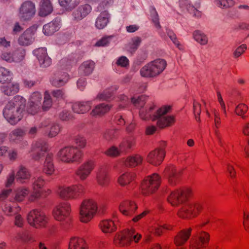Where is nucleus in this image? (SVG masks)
<instances>
[{"instance_id":"obj_16","label":"nucleus","mask_w":249,"mask_h":249,"mask_svg":"<svg viewBox=\"0 0 249 249\" xmlns=\"http://www.w3.org/2000/svg\"><path fill=\"white\" fill-rule=\"evenodd\" d=\"M210 239L209 234L205 231L197 232L195 237L190 241V249H197L205 247Z\"/></svg>"},{"instance_id":"obj_41","label":"nucleus","mask_w":249,"mask_h":249,"mask_svg":"<svg viewBox=\"0 0 249 249\" xmlns=\"http://www.w3.org/2000/svg\"><path fill=\"white\" fill-rule=\"evenodd\" d=\"M29 193V190L28 189L19 188L15 190L12 196L15 201L20 202L24 200Z\"/></svg>"},{"instance_id":"obj_33","label":"nucleus","mask_w":249,"mask_h":249,"mask_svg":"<svg viewBox=\"0 0 249 249\" xmlns=\"http://www.w3.org/2000/svg\"><path fill=\"white\" fill-rule=\"evenodd\" d=\"M0 89L5 95L12 96L18 92L19 86L18 83H10L1 86Z\"/></svg>"},{"instance_id":"obj_59","label":"nucleus","mask_w":249,"mask_h":249,"mask_svg":"<svg viewBox=\"0 0 249 249\" xmlns=\"http://www.w3.org/2000/svg\"><path fill=\"white\" fill-rule=\"evenodd\" d=\"M111 1H100V2L96 7V11L98 12L107 11V10L112 5Z\"/></svg>"},{"instance_id":"obj_10","label":"nucleus","mask_w":249,"mask_h":249,"mask_svg":"<svg viewBox=\"0 0 249 249\" xmlns=\"http://www.w3.org/2000/svg\"><path fill=\"white\" fill-rule=\"evenodd\" d=\"M135 144V138L132 136L124 139L120 144L119 148L112 146L109 148L106 154L109 156L115 157L122 153H126Z\"/></svg>"},{"instance_id":"obj_13","label":"nucleus","mask_w":249,"mask_h":249,"mask_svg":"<svg viewBox=\"0 0 249 249\" xmlns=\"http://www.w3.org/2000/svg\"><path fill=\"white\" fill-rule=\"evenodd\" d=\"M70 211V205L67 202L59 204L53 209V215L56 220L68 222Z\"/></svg>"},{"instance_id":"obj_60","label":"nucleus","mask_w":249,"mask_h":249,"mask_svg":"<svg viewBox=\"0 0 249 249\" xmlns=\"http://www.w3.org/2000/svg\"><path fill=\"white\" fill-rule=\"evenodd\" d=\"M214 4L221 8H228L233 5V1H214Z\"/></svg>"},{"instance_id":"obj_64","label":"nucleus","mask_w":249,"mask_h":249,"mask_svg":"<svg viewBox=\"0 0 249 249\" xmlns=\"http://www.w3.org/2000/svg\"><path fill=\"white\" fill-rule=\"evenodd\" d=\"M187 10L195 17L199 18L201 16V13L193 5L188 4L187 5Z\"/></svg>"},{"instance_id":"obj_54","label":"nucleus","mask_w":249,"mask_h":249,"mask_svg":"<svg viewBox=\"0 0 249 249\" xmlns=\"http://www.w3.org/2000/svg\"><path fill=\"white\" fill-rule=\"evenodd\" d=\"M114 36H106L102 37L95 44L96 46L105 47L108 46L114 38Z\"/></svg>"},{"instance_id":"obj_7","label":"nucleus","mask_w":249,"mask_h":249,"mask_svg":"<svg viewBox=\"0 0 249 249\" xmlns=\"http://www.w3.org/2000/svg\"><path fill=\"white\" fill-rule=\"evenodd\" d=\"M141 235L134 230H126L117 234L114 239L116 245L123 247L129 245L132 241L138 242Z\"/></svg>"},{"instance_id":"obj_56","label":"nucleus","mask_w":249,"mask_h":249,"mask_svg":"<svg viewBox=\"0 0 249 249\" xmlns=\"http://www.w3.org/2000/svg\"><path fill=\"white\" fill-rule=\"evenodd\" d=\"M74 141L75 144L77 145V148H83L86 145V139L82 135H78L74 137Z\"/></svg>"},{"instance_id":"obj_28","label":"nucleus","mask_w":249,"mask_h":249,"mask_svg":"<svg viewBox=\"0 0 249 249\" xmlns=\"http://www.w3.org/2000/svg\"><path fill=\"white\" fill-rule=\"evenodd\" d=\"M165 153L163 152H160L158 150L155 149L151 151L147 156V161L154 165H160L163 161Z\"/></svg>"},{"instance_id":"obj_35","label":"nucleus","mask_w":249,"mask_h":249,"mask_svg":"<svg viewBox=\"0 0 249 249\" xmlns=\"http://www.w3.org/2000/svg\"><path fill=\"white\" fill-rule=\"evenodd\" d=\"M31 177V173L29 170L23 165H20L16 174V178L19 182L23 183Z\"/></svg>"},{"instance_id":"obj_29","label":"nucleus","mask_w":249,"mask_h":249,"mask_svg":"<svg viewBox=\"0 0 249 249\" xmlns=\"http://www.w3.org/2000/svg\"><path fill=\"white\" fill-rule=\"evenodd\" d=\"M110 15L107 11L101 12L97 18L95 23V27L98 29H103L109 22Z\"/></svg>"},{"instance_id":"obj_21","label":"nucleus","mask_w":249,"mask_h":249,"mask_svg":"<svg viewBox=\"0 0 249 249\" xmlns=\"http://www.w3.org/2000/svg\"><path fill=\"white\" fill-rule=\"evenodd\" d=\"M47 149L48 144L46 142L43 140L36 142L33 146V158L36 160H39Z\"/></svg>"},{"instance_id":"obj_22","label":"nucleus","mask_w":249,"mask_h":249,"mask_svg":"<svg viewBox=\"0 0 249 249\" xmlns=\"http://www.w3.org/2000/svg\"><path fill=\"white\" fill-rule=\"evenodd\" d=\"M94 168L93 162L88 161L81 164L76 171V175L81 180H85Z\"/></svg>"},{"instance_id":"obj_23","label":"nucleus","mask_w":249,"mask_h":249,"mask_svg":"<svg viewBox=\"0 0 249 249\" xmlns=\"http://www.w3.org/2000/svg\"><path fill=\"white\" fill-rule=\"evenodd\" d=\"M164 176L172 185H176L179 181L180 172L177 170L175 167L172 165L167 167L164 171Z\"/></svg>"},{"instance_id":"obj_6","label":"nucleus","mask_w":249,"mask_h":249,"mask_svg":"<svg viewBox=\"0 0 249 249\" xmlns=\"http://www.w3.org/2000/svg\"><path fill=\"white\" fill-rule=\"evenodd\" d=\"M97 210L96 202L92 199L84 200L80 207V219L83 222L90 221L95 214Z\"/></svg>"},{"instance_id":"obj_30","label":"nucleus","mask_w":249,"mask_h":249,"mask_svg":"<svg viewBox=\"0 0 249 249\" xmlns=\"http://www.w3.org/2000/svg\"><path fill=\"white\" fill-rule=\"evenodd\" d=\"M95 66L94 61L89 60L82 63L79 68V73L84 76H88L91 74Z\"/></svg>"},{"instance_id":"obj_15","label":"nucleus","mask_w":249,"mask_h":249,"mask_svg":"<svg viewBox=\"0 0 249 249\" xmlns=\"http://www.w3.org/2000/svg\"><path fill=\"white\" fill-rule=\"evenodd\" d=\"M2 210L5 214L8 216L15 215V224L19 227H21L23 224V219L21 215L18 214L20 210L18 206H12L10 203H6L2 207Z\"/></svg>"},{"instance_id":"obj_3","label":"nucleus","mask_w":249,"mask_h":249,"mask_svg":"<svg viewBox=\"0 0 249 249\" xmlns=\"http://www.w3.org/2000/svg\"><path fill=\"white\" fill-rule=\"evenodd\" d=\"M26 103L25 98L17 95L6 104L3 110V115L11 124H16L21 120Z\"/></svg>"},{"instance_id":"obj_46","label":"nucleus","mask_w":249,"mask_h":249,"mask_svg":"<svg viewBox=\"0 0 249 249\" xmlns=\"http://www.w3.org/2000/svg\"><path fill=\"white\" fill-rule=\"evenodd\" d=\"M12 79V73L8 69L0 67V83H6Z\"/></svg>"},{"instance_id":"obj_63","label":"nucleus","mask_w":249,"mask_h":249,"mask_svg":"<svg viewBox=\"0 0 249 249\" xmlns=\"http://www.w3.org/2000/svg\"><path fill=\"white\" fill-rule=\"evenodd\" d=\"M116 64L122 67H126L129 65V60L126 56H122L117 59Z\"/></svg>"},{"instance_id":"obj_18","label":"nucleus","mask_w":249,"mask_h":249,"mask_svg":"<svg viewBox=\"0 0 249 249\" xmlns=\"http://www.w3.org/2000/svg\"><path fill=\"white\" fill-rule=\"evenodd\" d=\"M33 53L38 59L41 67L46 68L51 65L52 59L48 55L47 50L45 48L36 49L34 50Z\"/></svg>"},{"instance_id":"obj_38","label":"nucleus","mask_w":249,"mask_h":249,"mask_svg":"<svg viewBox=\"0 0 249 249\" xmlns=\"http://www.w3.org/2000/svg\"><path fill=\"white\" fill-rule=\"evenodd\" d=\"M102 231L105 233L112 232L116 229L114 221L110 219H106L102 221L100 224Z\"/></svg>"},{"instance_id":"obj_14","label":"nucleus","mask_w":249,"mask_h":249,"mask_svg":"<svg viewBox=\"0 0 249 249\" xmlns=\"http://www.w3.org/2000/svg\"><path fill=\"white\" fill-rule=\"evenodd\" d=\"M37 27L38 26L35 24L26 29L18 37V44L23 46H27L32 44L35 39V33Z\"/></svg>"},{"instance_id":"obj_34","label":"nucleus","mask_w":249,"mask_h":249,"mask_svg":"<svg viewBox=\"0 0 249 249\" xmlns=\"http://www.w3.org/2000/svg\"><path fill=\"white\" fill-rule=\"evenodd\" d=\"M53 160V155L52 153L47 154L44 163L43 171L47 175H52L54 172Z\"/></svg>"},{"instance_id":"obj_27","label":"nucleus","mask_w":249,"mask_h":249,"mask_svg":"<svg viewBox=\"0 0 249 249\" xmlns=\"http://www.w3.org/2000/svg\"><path fill=\"white\" fill-rule=\"evenodd\" d=\"M69 75L66 72H59L55 74L51 79V84L56 87L64 86L69 81Z\"/></svg>"},{"instance_id":"obj_8","label":"nucleus","mask_w":249,"mask_h":249,"mask_svg":"<svg viewBox=\"0 0 249 249\" xmlns=\"http://www.w3.org/2000/svg\"><path fill=\"white\" fill-rule=\"evenodd\" d=\"M161 178L159 175L154 173L144 179L142 184V190L144 195L151 194L156 191L160 186Z\"/></svg>"},{"instance_id":"obj_11","label":"nucleus","mask_w":249,"mask_h":249,"mask_svg":"<svg viewBox=\"0 0 249 249\" xmlns=\"http://www.w3.org/2000/svg\"><path fill=\"white\" fill-rule=\"evenodd\" d=\"M27 220L31 226L36 228L44 227L48 221L47 217L43 212L36 209L29 213Z\"/></svg>"},{"instance_id":"obj_1","label":"nucleus","mask_w":249,"mask_h":249,"mask_svg":"<svg viewBox=\"0 0 249 249\" xmlns=\"http://www.w3.org/2000/svg\"><path fill=\"white\" fill-rule=\"evenodd\" d=\"M147 99V97L144 95L131 98L132 103L140 108L139 113L141 119L157 121L158 126L161 128L169 126L174 123V117L167 115L171 109L170 106H163L156 110H154V106L153 105L143 108Z\"/></svg>"},{"instance_id":"obj_50","label":"nucleus","mask_w":249,"mask_h":249,"mask_svg":"<svg viewBox=\"0 0 249 249\" xmlns=\"http://www.w3.org/2000/svg\"><path fill=\"white\" fill-rule=\"evenodd\" d=\"M193 36L195 40L201 45H205L208 42V37L200 31H195L193 33Z\"/></svg>"},{"instance_id":"obj_9","label":"nucleus","mask_w":249,"mask_h":249,"mask_svg":"<svg viewBox=\"0 0 249 249\" xmlns=\"http://www.w3.org/2000/svg\"><path fill=\"white\" fill-rule=\"evenodd\" d=\"M84 187L81 184L71 187H60L58 190L59 196L65 199H75L84 192Z\"/></svg>"},{"instance_id":"obj_58","label":"nucleus","mask_w":249,"mask_h":249,"mask_svg":"<svg viewBox=\"0 0 249 249\" xmlns=\"http://www.w3.org/2000/svg\"><path fill=\"white\" fill-rule=\"evenodd\" d=\"M166 32L167 36L170 38V39L172 41L173 43L179 49H181L180 47V44L179 41L178 40L177 38V36L176 34L173 32V31L167 28L166 29Z\"/></svg>"},{"instance_id":"obj_57","label":"nucleus","mask_w":249,"mask_h":249,"mask_svg":"<svg viewBox=\"0 0 249 249\" xmlns=\"http://www.w3.org/2000/svg\"><path fill=\"white\" fill-rule=\"evenodd\" d=\"M42 100V95L38 91L33 92L30 98V102L35 103L36 104L41 106Z\"/></svg>"},{"instance_id":"obj_37","label":"nucleus","mask_w":249,"mask_h":249,"mask_svg":"<svg viewBox=\"0 0 249 249\" xmlns=\"http://www.w3.org/2000/svg\"><path fill=\"white\" fill-rule=\"evenodd\" d=\"M111 108V106L108 104L102 103L95 106V107L90 112V115L92 116H101L108 111Z\"/></svg>"},{"instance_id":"obj_44","label":"nucleus","mask_w":249,"mask_h":249,"mask_svg":"<svg viewBox=\"0 0 249 249\" xmlns=\"http://www.w3.org/2000/svg\"><path fill=\"white\" fill-rule=\"evenodd\" d=\"M142 158L139 155L128 157L124 161V164L127 166L135 167L142 163Z\"/></svg>"},{"instance_id":"obj_4","label":"nucleus","mask_w":249,"mask_h":249,"mask_svg":"<svg viewBox=\"0 0 249 249\" xmlns=\"http://www.w3.org/2000/svg\"><path fill=\"white\" fill-rule=\"evenodd\" d=\"M57 158L66 163H79L83 157V153L77 146H67L60 149L57 154Z\"/></svg>"},{"instance_id":"obj_26","label":"nucleus","mask_w":249,"mask_h":249,"mask_svg":"<svg viewBox=\"0 0 249 249\" xmlns=\"http://www.w3.org/2000/svg\"><path fill=\"white\" fill-rule=\"evenodd\" d=\"M61 19L56 18L51 22L45 24L43 27V33L47 36L53 35L57 31L60 27Z\"/></svg>"},{"instance_id":"obj_48","label":"nucleus","mask_w":249,"mask_h":249,"mask_svg":"<svg viewBox=\"0 0 249 249\" xmlns=\"http://www.w3.org/2000/svg\"><path fill=\"white\" fill-rule=\"evenodd\" d=\"M119 103L116 108L117 111H121L126 108L129 104L128 98L124 94L119 96Z\"/></svg>"},{"instance_id":"obj_5","label":"nucleus","mask_w":249,"mask_h":249,"mask_svg":"<svg viewBox=\"0 0 249 249\" xmlns=\"http://www.w3.org/2000/svg\"><path fill=\"white\" fill-rule=\"evenodd\" d=\"M166 62L162 59H157L143 66L140 71L142 77H153L160 74L165 69Z\"/></svg>"},{"instance_id":"obj_45","label":"nucleus","mask_w":249,"mask_h":249,"mask_svg":"<svg viewBox=\"0 0 249 249\" xmlns=\"http://www.w3.org/2000/svg\"><path fill=\"white\" fill-rule=\"evenodd\" d=\"M25 55V49L23 48H18L13 52V62H21L24 59Z\"/></svg>"},{"instance_id":"obj_53","label":"nucleus","mask_w":249,"mask_h":249,"mask_svg":"<svg viewBox=\"0 0 249 249\" xmlns=\"http://www.w3.org/2000/svg\"><path fill=\"white\" fill-rule=\"evenodd\" d=\"M52 105V101L50 94L48 91H45L44 95V101L42 106V109L44 111L48 110Z\"/></svg>"},{"instance_id":"obj_24","label":"nucleus","mask_w":249,"mask_h":249,"mask_svg":"<svg viewBox=\"0 0 249 249\" xmlns=\"http://www.w3.org/2000/svg\"><path fill=\"white\" fill-rule=\"evenodd\" d=\"M91 11L90 5L86 4L80 5L72 13V19L78 21L88 16Z\"/></svg>"},{"instance_id":"obj_12","label":"nucleus","mask_w":249,"mask_h":249,"mask_svg":"<svg viewBox=\"0 0 249 249\" xmlns=\"http://www.w3.org/2000/svg\"><path fill=\"white\" fill-rule=\"evenodd\" d=\"M36 12L35 4L32 1H25L19 8V17L22 20H29L33 18Z\"/></svg>"},{"instance_id":"obj_2","label":"nucleus","mask_w":249,"mask_h":249,"mask_svg":"<svg viewBox=\"0 0 249 249\" xmlns=\"http://www.w3.org/2000/svg\"><path fill=\"white\" fill-rule=\"evenodd\" d=\"M191 194L189 189L172 192L168 197V201L173 206L180 205L178 214L182 218H189L196 215L202 208L199 203L186 202Z\"/></svg>"},{"instance_id":"obj_61","label":"nucleus","mask_w":249,"mask_h":249,"mask_svg":"<svg viewBox=\"0 0 249 249\" xmlns=\"http://www.w3.org/2000/svg\"><path fill=\"white\" fill-rule=\"evenodd\" d=\"M59 118L63 121H68L71 120L73 116L70 111L64 110L59 114Z\"/></svg>"},{"instance_id":"obj_52","label":"nucleus","mask_w":249,"mask_h":249,"mask_svg":"<svg viewBox=\"0 0 249 249\" xmlns=\"http://www.w3.org/2000/svg\"><path fill=\"white\" fill-rule=\"evenodd\" d=\"M73 54L69 58H65L61 60L60 64L63 69H68L70 66L75 64L76 62V59Z\"/></svg>"},{"instance_id":"obj_42","label":"nucleus","mask_w":249,"mask_h":249,"mask_svg":"<svg viewBox=\"0 0 249 249\" xmlns=\"http://www.w3.org/2000/svg\"><path fill=\"white\" fill-rule=\"evenodd\" d=\"M118 87L117 86L111 87L110 88L106 89L103 92L99 93L96 99L99 101L107 100L112 96L113 92L118 89Z\"/></svg>"},{"instance_id":"obj_47","label":"nucleus","mask_w":249,"mask_h":249,"mask_svg":"<svg viewBox=\"0 0 249 249\" xmlns=\"http://www.w3.org/2000/svg\"><path fill=\"white\" fill-rule=\"evenodd\" d=\"M149 13L150 18L154 24V26L157 29H160L161 28L159 21V17L158 13L154 6L149 7Z\"/></svg>"},{"instance_id":"obj_40","label":"nucleus","mask_w":249,"mask_h":249,"mask_svg":"<svg viewBox=\"0 0 249 249\" xmlns=\"http://www.w3.org/2000/svg\"><path fill=\"white\" fill-rule=\"evenodd\" d=\"M96 179L98 183L102 187H106L109 182V178L107 171L104 169H101L97 173Z\"/></svg>"},{"instance_id":"obj_31","label":"nucleus","mask_w":249,"mask_h":249,"mask_svg":"<svg viewBox=\"0 0 249 249\" xmlns=\"http://www.w3.org/2000/svg\"><path fill=\"white\" fill-rule=\"evenodd\" d=\"M26 134V131L21 128H18L12 130L9 135V138L10 142L19 143L23 139Z\"/></svg>"},{"instance_id":"obj_20","label":"nucleus","mask_w":249,"mask_h":249,"mask_svg":"<svg viewBox=\"0 0 249 249\" xmlns=\"http://www.w3.org/2000/svg\"><path fill=\"white\" fill-rule=\"evenodd\" d=\"M119 209L123 215L131 217L137 209V206L134 202L127 200L120 204Z\"/></svg>"},{"instance_id":"obj_43","label":"nucleus","mask_w":249,"mask_h":249,"mask_svg":"<svg viewBox=\"0 0 249 249\" xmlns=\"http://www.w3.org/2000/svg\"><path fill=\"white\" fill-rule=\"evenodd\" d=\"M135 177V174L131 172H125L118 178V182L122 186H124L132 181Z\"/></svg>"},{"instance_id":"obj_49","label":"nucleus","mask_w":249,"mask_h":249,"mask_svg":"<svg viewBox=\"0 0 249 249\" xmlns=\"http://www.w3.org/2000/svg\"><path fill=\"white\" fill-rule=\"evenodd\" d=\"M142 39L140 37H133L128 45V51L131 53L135 52L139 48Z\"/></svg>"},{"instance_id":"obj_51","label":"nucleus","mask_w":249,"mask_h":249,"mask_svg":"<svg viewBox=\"0 0 249 249\" xmlns=\"http://www.w3.org/2000/svg\"><path fill=\"white\" fill-rule=\"evenodd\" d=\"M60 5L67 11H71L79 4L77 1H58Z\"/></svg>"},{"instance_id":"obj_25","label":"nucleus","mask_w":249,"mask_h":249,"mask_svg":"<svg viewBox=\"0 0 249 249\" xmlns=\"http://www.w3.org/2000/svg\"><path fill=\"white\" fill-rule=\"evenodd\" d=\"M92 104L91 100L75 102L72 106V109L74 113L84 114L91 109Z\"/></svg>"},{"instance_id":"obj_19","label":"nucleus","mask_w":249,"mask_h":249,"mask_svg":"<svg viewBox=\"0 0 249 249\" xmlns=\"http://www.w3.org/2000/svg\"><path fill=\"white\" fill-rule=\"evenodd\" d=\"M40 127H47L45 133L49 138L56 136L60 131V127L58 124L52 122L49 119L45 120L40 123Z\"/></svg>"},{"instance_id":"obj_55","label":"nucleus","mask_w":249,"mask_h":249,"mask_svg":"<svg viewBox=\"0 0 249 249\" xmlns=\"http://www.w3.org/2000/svg\"><path fill=\"white\" fill-rule=\"evenodd\" d=\"M41 109V106L29 101L27 107V111L29 114L35 115Z\"/></svg>"},{"instance_id":"obj_62","label":"nucleus","mask_w":249,"mask_h":249,"mask_svg":"<svg viewBox=\"0 0 249 249\" xmlns=\"http://www.w3.org/2000/svg\"><path fill=\"white\" fill-rule=\"evenodd\" d=\"M0 58L7 62H13V53L10 52H2L0 55Z\"/></svg>"},{"instance_id":"obj_17","label":"nucleus","mask_w":249,"mask_h":249,"mask_svg":"<svg viewBox=\"0 0 249 249\" xmlns=\"http://www.w3.org/2000/svg\"><path fill=\"white\" fill-rule=\"evenodd\" d=\"M45 183V180L42 176H36L32 179L33 192L29 196L30 201L37 199L41 195V189Z\"/></svg>"},{"instance_id":"obj_39","label":"nucleus","mask_w":249,"mask_h":249,"mask_svg":"<svg viewBox=\"0 0 249 249\" xmlns=\"http://www.w3.org/2000/svg\"><path fill=\"white\" fill-rule=\"evenodd\" d=\"M69 249H86L85 242L82 238L72 237L69 244Z\"/></svg>"},{"instance_id":"obj_36","label":"nucleus","mask_w":249,"mask_h":249,"mask_svg":"<svg viewBox=\"0 0 249 249\" xmlns=\"http://www.w3.org/2000/svg\"><path fill=\"white\" fill-rule=\"evenodd\" d=\"M192 229L189 228L187 230H182L175 238V243L178 246L182 245L189 238Z\"/></svg>"},{"instance_id":"obj_32","label":"nucleus","mask_w":249,"mask_h":249,"mask_svg":"<svg viewBox=\"0 0 249 249\" xmlns=\"http://www.w3.org/2000/svg\"><path fill=\"white\" fill-rule=\"evenodd\" d=\"M53 9L51 1H41L39 6L38 15L41 17H45L52 13Z\"/></svg>"}]
</instances>
